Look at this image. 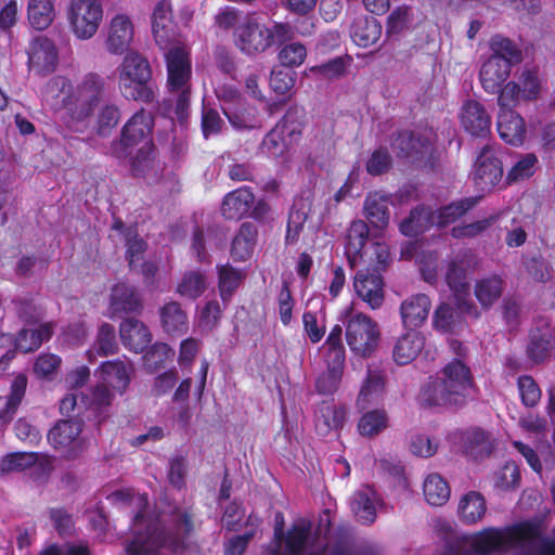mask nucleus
<instances>
[{"mask_svg":"<svg viewBox=\"0 0 555 555\" xmlns=\"http://www.w3.org/2000/svg\"><path fill=\"white\" fill-rule=\"evenodd\" d=\"M305 111L298 106H291L275 127L282 130L293 143L297 142L302 133Z\"/></svg>","mask_w":555,"mask_h":555,"instance_id":"de8ad7c7","label":"nucleus"},{"mask_svg":"<svg viewBox=\"0 0 555 555\" xmlns=\"http://www.w3.org/2000/svg\"><path fill=\"white\" fill-rule=\"evenodd\" d=\"M294 29L288 23L273 22L271 26L256 18L245 17L233 33V43L238 51L249 57L266 53L276 44L292 41Z\"/></svg>","mask_w":555,"mask_h":555,"instance_id":"20e7f679","label":"nucleus"},{"mask_svg":"<svg viewBox=\"0 0 555 555\" xmlns=\"http://www.w3.org/2000/svg\"><path fill=\"white\" fill-rule=\"evenodd\" d=\"M369 225L363 220H353L347 230L345 237L344 253L350 269L366 262L367 251L364 247L369 240Z\"/></svg>","mask_w":555,"mask_h":555,"instance_id":"dca6fc26","label":"nucleus"},{"mask_svg":"<svg viewBox=\"0 0 555 555\" xmlns=\"http://www.w3.org/2000/svg\"><path fill=\"white\" fill-rule=\"evenodd\" d=\"M278 53L282 67L292 69L300 66L307 57V48L300 42H284Z\"/></svg>","mask_w":555,"mask_h":555,"instance_id":"4d7b16f0","label":"nucleus"},{"mask_svg":"<svg viewBox=\"0 0 555 555\" xmlns=\"http://www.w3.org/2000/svg\"><path fill=\"white\" fill-rule=\"evenodd\" d=\"M511 68L512 66L508 65V62L498 56H489L479 72V79L483 90L490 94L498 93L508 78Z\"/></svg>","mask_w":555,"mask_h":555,"instance_id":"b1692460","label":"nucleus"},{"mask_svg":"<svg viewBox=\"0 0 555 555\" xmlns=\"http://www.w3.org/2000/svg\"><path fill=\"white\" fill-rule=\"evenodd\" d=\"M521 403L527 408L535 406L541 399V389L532 376L521 375L517 379Z\"/></svg>","mask_w":555,"mask_h":555,"instance_id":"680f3d73","label":"nucleus"},{"mask_svg":"<svg viewBox=\"0 0 555 555\" xmlns=\"http://www.w3.org/2000/svg\"><path fill=\"white\" fill-rule=\"evenodd\" d=\"M490 49L492 51L490 56H498L508 62L509 66L521 62V51L514 41L506 37L500 35L493 36L490 40Z\"/></svg>","mask_w":555,"mask_h":555,"instance_id":"603ef678","label":"nucleus"},{"mask_svg":"<svg viewBox=\"0 0 555 555\" xmlns=\"http://www.w3.org/2000/svg\"><path fill=\"white\" fill-rule=\"evenodd\" d=\"M255 195L249 186H241L227 193L221 203V215L227 220H241L249 212Z\"/></svg>","mask_w":555,"mask_h":555,"instance_id":"aec40b11","label":"nucleus"},{"mask_svg":"<svg viewBox=\"0 0 555 555\" xmlns=\"http://www.w3.org/2000/svg\"><path fill=\"white\" fill-rule=\"evenodd\" d=\"M193 532V515L188 511L179 512L173 520V530L169 531L157 521L149 520L145 531L135 532L126 551L128 555H153L165 547L172 554H182L189 548Z\"/></svg>","mask_w":555,"mask_h":555,"instance_id":"7ed1b4c3","label":"nucleus"},{"mask_svg":"<svg viewBox=\"0 0 555 555\" xmlns=\"http://www.w3.org/2000/svg\"><path fill=\"white\" fill-rule=\"evenodd\" d=\"M481 197L482 196L464 197L459 201L451 202L436 210L430 208L429 216H431L436 227L446 228L447 225L457 221L477 206Z\"/></svg>","mask_w":555,"mask_h":555,"instance_id":"cd10ccee","label":"nucleus"},{"mask_svg":"<svg viewBox=\"0 0 555 555\" xmlns=\"http://www.w3.org/2000/svg\"><path fill=\"white\" fill-rule=\"evenodd\" d=\"M380 340L378 324L369 315L357 312L346 321V341L356 356L371 357Z\"/></svg>","mask_w":555,"mask_h":555,"instance_id":"0eeeda50","label":"nucleus"},{"mask_svg":"<svg viewBox=\"0 0 555 555\" xmlns=\"http://www.w3.org/2000/svg\"><path fill=\"white\" fill-rule=\"evenodd\" d=\"M132 364L120 359L105 361L99 366V372L103 380L102 384L112 387L119 395H122L130 385Z\"/></svg>","mask_w":555,"mask_h":555,"instance_id":"a878e982","label":"nucleus"},{"mask_svg":"<svg viewBox=\"0 0 555 555\" xmlns=\"http://www.w3.org/2000/svg\"><path fill=\"white\" fill-rule=\"evenodd\" d=\"M385 390V373L380 370L369 369L357 398V406L364 411L372 405L378 404L384 399Z\"/></svg>","mask_w":555,"mask_h":555,"instance_id":"5701e85b","label":"nucleus"},{"mask_svg":"<svg viewBox=\"0 0 555 555\" xmlns=\"http://www.w3.org/2000/svg\"><path fill=\"white\" fill-rule=\"evenodd\" d=\"M423 492L426 501L434 506L443 505L450 498V487L439 474H430L424 481Z\"/></svg>","mask_w":555,"mask_h":555,"instance_id":"49530a36","label":"nucleus"},{"mask_svg":"<svg viewBox=\"0 0 555 555\" xmlns=\"http://www.w3.org/2000/svg\"><path fill=\"white\" fill-rule=\"evenodd\" d=\"M464 448L465 453L475 460L488 457L493 450L491 435L480 428L473 429L467 434Z\"/></svg>","mask_w":555,"mask_h":555,"instance_id":"a18cd8bd","label":"nucleus"},{"mask_svg":"<svg viewBox=\"0 0 555 555\" xmlns=\"http://www.w3.org/2000/svg\"><path fill=\"white\" fill-rule=\"evenodd\" d=\"M245 17L248 16L243 11L235 7L225 5L214 16V26L221 31L228 33L232 30L235 33V29L245 21Z\"/></svg>","mask_w":555,"mask_h":555,"instance_id":"bf43d9fd","label":"nucleus"},{"mask_svg":"<svg viewBox=\"0 0 555 555\" xmlns=\"http://www.w3.org/2000/svg\"><path fill=\"white\" fill-rule=\"evenodd\" d=\"M380 36L382 24L372 16H359L351 24L350 37L358 47H371Z\"/></svg>","mask_w":555,"mask_h":555,"instance_id":"7c9ffc66","label":"nucleus"},{"mask_svg":"<svg viewBox=\"0 0 555 555\" xmlns=\"http://www.w3.org/2000/svg\"><path fill=\"white\" fill-rule=\"evenodd\" d=\"M392 166V157L385 146H379L372 152L366 160L365 168L371 176H380L389 171Z\"/></svg>","mask_w":555,"mask_h":555,"instance_id":"774afa93","label":"nucleus"},{"mask_svg":"<svg viewBox=\"0 0 555 555\" xmlns=\"http://www.w3.org/2000/svg\"><path fill=\"white\" fill-rule=\"evenodd\" d=\"M429 212L430 208L424 205L413 208L409 216L400 222V232L409 237H416L425 233L435 225Z\"/></svg>","mask_w":555,"mask_h":555,"instance_id":"c9c22d12","label":"nucleus"},{"mask_svg":"<svg viewBox=\"0 0 555 555\" xmlns=\"http://www.w3.org/2000/svg\"><path fill=\"white\" fill-rule=\"evenodd\" d=\"M540 535L539 525L532 521H521L504 528L488 527L473 537L472 548L476 555H490L508 551Z\"/></svg>","mask_w":555,"mask_h":555,"instance_id":"39448f33","label":"nucleus"},{"mask_svg":"<svg viewBox=\"0 0 555 555\" xmlns=\"http://www.w3.org/2000/svg\"><path fill=\"white\" fill-rule=\"evenodd\" d=\"M503 289V279L493 274L477 281L474 293L479 304L483 308H489L502 296Z\"/></svg>","mask_w":555,"mask_h":555,"instance_id":"37998d69","label":"nucleus"},{"mask_svg":"<svg viewBox=\"0 0 555 555\" xmlns=\"http://www.w3.org/2000/svg\"><path fill=\"white\" fill-rule=\"evenodd\" d=\"M38 452H14L3 456L0 461L2 473L23 472L33 467L39 461Z\"/></svg>","mask_w":555,"mask_h":555,"instance_id":"6e6d98bb","label":"nucleus"},{"mask_svg":"<svg viewBox=\"0 0 555 555\" xmlns=\"http://www.w3.org/2000/svg\"><path fill=\"white\" fill-rule=\"evenodd\" d=\"M294 143L275 126L264 135L261 151L268 156L278 158L289 151Z\"/></svg>","mask_w":555,"mask_h":555,"instance_id":"864d4df0","label":"nucleus"},{"mask_svg":"<svg viewBox=\"0 0 555 555\" xmlns=\"http://www.w3.org/2000/svg\"><path fill=\"white\" fill-rule=\"evenodd\" d=\"M113 393L105 384H98L90 389L86 396L87 409L91 411L98 423H102L108 416V410L112 405Z\"/></svg>","mask_w":555,"mask_h":555,"instance_id":"79ce46f5","label":"nucleus"},{"mask_svg":"<svg viewBox=\"0 0 555 555\" xmlns=\"http://www.w3.org/2000/svg\"><path fill=\"white\" fill-rule=\"evenodd\" d=\"M444 280L456 298L460 299L469 294V283L467 281L464 259L456 257L448 262Z\"/></svg>","mask_w":555,"mask_h":555,"instance_id":"58836bf2","label":"nucleus"},{"mask_svg":"<svg viewBox=\"0 0 555 555\" xmlns=\"http://www.w3.org/2000/svg\"><path fill=\"white\" fill-rule=\"evenodd\" d=\"M374 494V491L367 488L366 490L357 491L352 495L351 509L357 519L363 525H372L376 519Z\"/></svg>","mask_w":555,"mask_h":555,"instance_id":"c03bdc74","label":"nucleus"},{"mask_svg":"<svg viewBox=\"0 0 555 555\" xmlns=\"http://www.w3.org/2000/svg\"><path fill=\"white\" fill-rule=\"evenodd\" d=\"M207 287L206 275L199 270L186 271L177 286V293L190 299L201 297Z\"/></svg>","mask_w":555,"mask_h":555,"instance_id":"09e8293b","label":"nucleus"},{"mask_svg":"<svg viewBox=\"0 0 555 555\" xmlns=\"http://www.w3.org/2000/svg\"><path fill=\"white\" fill-rule=\"evenodd\" d=\"M487 512V504L483 495L477 491H469L459 503V515L466 525L480 521Z\"/></svg>","mask_w":555,"mask_h":555,"instance_id":"4c0bfd02","label":"nucleus"},{"mask_svg":"<svg viewBox=\"0 0 555 555\" xmlns=\"http://www.w3.org/2000/svg\"><path fill=\"white\" fill-rule=\"evenodd\" d=\"M134 35L131 18L126 14H116L109 22L106 49L111 54L121 55L128 51Z\"/></svg>","mask_w":555,"mask_h":555,"instance_id":"f3484780","label":"nucleus"},{"mask_svg":"<svg viewBox=\"0 0 555 555\" xmlns=\"http://www.w3.org/2000/svg\"><path fill=\"white\" fill-rule=\"evenodd\" d=\"M384 287L382 273L369 268L358 270L353 276V288L357 296L373 310L380 308L384 304Z\"/></svg>","mask_w":555,"mask_h":555,"instance_id":"4468645a","label":"nucleus"},{"mask_svg":"<svg viewBox=\"0 0 555 555\" xmlns=\"http://www.w3.org/2000/svg\"><path fill=\"white\" fill-rule=\"evenodd\" d=\"M554 346L553 337L548 328H534L529 334V344L527 346V356L534 363L544 362Z\"/></svg>","mask_w":555,"mask_h":555,"instance_id":"ea45409f","label":"nucleus"},{"mask_svg":"<svg viewBox=\"0 0 555 555\" xmlns=\"http://www.w3.org/2000/svg\"><path fill=\"white\" fill-rule=\"evenodd\" d=\"M126 259L130 270H133L135 263L143 258L147 244L139 237L135 229H129L126 233Z\"/></svg>","mask_w":555,"mask_h":555,"instance_id":"e2e57ef3","label":"nucleus"},{"mask_svg":"<svg viewBox=\"0 0 555 555\" xmlns=\"http://www.w3.org/2000/svg\"><path fill=\"white\" fill-rule=\"evenodd\" d=\"M431 301L425 294H416L401 304L400 313L405 327L421 326L427 319Z\"/></svg>","mask_w":555,"mask_h":555,"instance_id":"c85d7f7f","label":"nucleus"},{"mask_svg":"<svg viewBox=\"0 0 555 555\" xmlns=\"http://www.w3.org/2000/svg\"><path fill=\"white\" fill-rule=\"evenodd\" d=\"M151 23L154 40L162 50L178 42L177 26L172 17L171 4L168 1L160 0L155 4Z\"/></svg>","mask_w":555,"mask_h":555,"instance_id":"2eb2a0df","label":"nucleus"},{"mask_svg":"<svg viewBox=\"0 0 555 555\" xmlns=\"http://www.w3.org/2000/svg\"><path fill=\"white\" fill-rule=\"evenodd\" d=\"M152 69L149 61L138 52H128L119 67L118 86L127 100L152 103L155 91L151 83Z\"/></svg>","mask_w":555,"mask_h":555,"instance_id":"423d86ee","label":"nucleus"},{"mask_svg":"<svg viewBox=\"0 0 555 555\" xmlns=\"http://www.w3.org/2000/svg\"><path fill=\"white\" fill-rule=\"evenodd\" d=\"M257 235V228L253 223L244 222L241 224L231 246V257L234 261H245L251 256Z\"/></svg>","mask_w":555,"mask_h":555,"instance_id":"72a5a7b5","label":"nucleus"},{"mask_svg":"<svg viewBox=\"0 0 555 555\" xmlns=\"http://www.w3.org/2000/svg\"><path fill=\"white\" fill-rule=\"evenodd\" d=\"M101 0H70L67 8V22L73 35L79 40L91 39L103 20Z\"/></svg>","mask_w":555,"mask_h":555,"instance_id":"1a4fd4ad","label":"nucleus"},{"mask_svg":"<svg viewBox=\"0 0 555 555\" xmlns=\"http://www.w3.org/2000/svg\"><path fill=\"white\" fill-rule=\"evenodd\" d=\"M153 128L154 118L150 113L144 108L135 112L122 126L119 139L112 142V156L119 160L129 158L133 149L152 134Z\"/></svg>","mask_w":555,"mask_h":555,"instance_id":"6e6552de","label":"nucleus"},{"mask_svg":"<svg viewBox=\"0 0 555 555\" xmlns=\"http://www.w3.org/2000/svg\"><path fill=\"white\" fill-rule=\"evenodd\" d=\"M119 336L122 345L135 353L143 352L152 341L149 327L133 318H127L120 323Z\"/></svg>","mask_w":555,"mask_h":555,"instance_id":"412c9836","label":"nucleus"},{"mask_svg":"<svg viewBox=\"0 0 555 555\" xmlns=\"http://www.w3.org/2000/svg\"><path fill=\"white\" fill-rule=\"evenodd\" d=\"M27 17L33 28L47 29L55 17L53 0H28Z\"/></svg>","mask_w":555,"mask_h":555,"instance_id":"a19ab883","label":"nucleus"},{"mask_svg":"<svg viewBox=\"0 0 555 555\" xmlns=\"http://www.w3.org/2000/svg\"><path fill=\"white\" fill-rule=\"evenodd\" d=\"M165 53L168 87L170 91H180L184 88L192 75L190 52L183 46H171Z\"/></svg>","mask_w":555,"mask_h":555,"instance_id":"ddd939ff","label":"nucleus"},{"mask_svg":"<svg viewBox=\"0 0 555 555\" xmlns=\"http://www.w3.org/2000/svg\"><path fill=\"white\" fill-rule=\"evenodd\" d=\"M461 124L473 137L486 138L490 133L491 117L480 102L467 100L462 106Z\"/></svg>","mask_w":555,"mask_h":555,"instance_id":"a211bd4d","label":"nucleus"},{"mask_svg":"<svg viewBox=\"0 0 555 555\" xmlns=\"http://www.w3.org/2000/svg\"><path fill=\"white\" fill-rule=\"evenodd\" d=\"M424 336L411 330L400 336L395 344L392 356L393 360L399 365H405L412 362L424 348Z\"/></svg>","mask_w":555,"mask_h":555,"instance_id":"c756f323","label":"nucleus"},{"mask_svg":"<svg viewBox=\"0 0 555 555\" xmlns=\"http://www.w3.org/2000/svg\"><path fill=\"white\" fill-rule=\"evenodd\" d=\"M459 319L460 313L449 304L442 302L436 309L433 322L438 331L452 333Z\"/></svg>","mask_w":555,"mask_h":555,"instance_id":"69168bd1","label":"nucleus"},{"mask_svg":"<svg viewBox=\"0 0 555 555\" xmlns=\"http://www.w3.org/2000/svg\"><path fill=\"white\" fill-rule=\"evenodd\" d=\"M217 273L219 295L221 300L227 304L246 279V272L243 269L232 267L230 263H224L217 266Z\"/></svg>","mask_w":555,"mask_h":555,"instance_id":"2f4dec72","label":"nucleus"},{"mask_svg":"<svg viewBox=\"0 0 555 555\" xmlns=\"http://www.w3.org/2000/svg\"><path fill=\"white\" fill-rule=\"evenodd\" d=\"M388 415L384 409H375L365 412L358 422V430L361 436L374 437L388 427Z\"/></svg>","mask_w":555,"mask_h":555,"instance_id":"8fccbe9b","label":"nucleus"},{"mask_svg":"<svg viewBox=\"0 0 555 555\" xmlns=\"http://www.w3.org/2000/svg\"><path fill=\"white\" fill-rule=\"evenodd\" d=\"M160 324L169 335H182L188 331V317L178 301L166 302L159 310Z\"/></svg>","mask_w":555,"mask_h":555,"instance_id":"473e14b6","label":"nucleus"},{"mask_svg":"<svg viewBox=\"0 0 555 555\" xmlns=\"http://www.w3.org/2000/svg\"><path fill=\"white\" fill-rule=\"evenodd\" d=\"M473 181L481 192H491L503 178V164L496 144H486L473 165Z\"/></svg>","mask_w":555,"mask_h":555,"instance_id":"9d476101","label":"nucleus"},{"mask_svg":"<svg viewBox=\"0 0 555 555\" xmlns=\"http://www.w3.org/2000/svg\"><path fill=\"white\" fill-rule=\"evenodd\" d=\"M496 130L500 138L507 144L521 145L526 137V126L522 117L513 109L500 111L496 119Z\"/></svg>","mask_w":555,"mask_h":555,"instance_id":"bb28decb","label":"nucleus"},{"mask_svg":"<svg viewBox=\"0 0 555 555\" xmlns=\"http://www.w3.org/2000/svg\"><path fill=\"white\" fill-rule=\"evenodd\" d=\"M27 384V376L23 373L17 374L13 378L9 393L5 396V404L0 409V421L10 423L14 418L22 401L25 398Z\"/></svg>","mask_w":555,"mask_h":555,"instance_id":"f704fd0d","label":"nucleus"},{"mask_svg":"<svg viewBox=\"0 0 555 555\" xmlns=\"http://www.w3.org/2000/svg\"><path fill=\"white\" fill-rule=\"evenodd\" d=\"M105 89L104 77L90 72L76 85L66 76L55 75L47 81L41 94L55 112L65 111L70 120L82 122L93 115Z\"/></svg>","mask_w":555,"mask_h":555,"instance_id":"f257e3e1","label":"nucleus"},{"mask_svg":"<svg viewBox=\"0 0 555 555\" xmlns=\"http://www.w3.org/2000/svg\"><path fill=\"white\" fill-rule=\"evenodd\" d=\"M83 423L79 420H60L49 430L47 438L54 449H67L65 457L76 459L83 450L80 434Z\"/></svg>","mask_w":555,"mask_h":555,"instance_id":"9b49d317","label":"nucleus"},{"mask_svg":"<svg viewBox=\"0 0 555 555\" xmlns=\"http://www.w3.org/2000/svg\"><path fill=\"white\" fill-rule=\"evenodd\" d=\"M391 195L382 191L369 192L363 203L365 218L370 224L379 230L387 228L390 219L389 204Z\"/></svg>","mask_w":555,"mask_h":555,"instance_id":"4be33fe9","label":"nucleus"},{"mask_svg":"<svg viewBox=\"0 0 555 555\" xmlns=\"http://www.w3.org/2000/svg\"><path fill=\"white\" fill-rule=\"evenodd\" d=\"M296 73L285 67H274L271 70L270 87L279 95L287 94L295 86Z\"/></svg>","mask_w":555,"mask_h":555,"instance_id":"052dcab7","label":"nucleus"},{"mask_svg":"<svg viewBox=\"0 0 555 555\" xmlns=\"http://www.w3.org/2000/svg\"><path fill=\"white\" fill-rule=\"evenodd\" d=\"M28 62L40 72H53L59 62L55 43L46 36L34 38L29 44Z\"/></svg>","mask_w":555,"mask_h":555,"instance_id":"6ab92c4d","label":"nucleus"},{"mask_svg":"<svg viewBox=\"0 0 555 555\" xmlns=\"http://www.w3.org/2000/svg\"><path fill=\"white\" fill-rule=\"evenodd\" d=\"M95 348L98 354L107 357L118 350L115 328L112 324L103 323L98 331Z\"/></svg>","mask_w":555,"mask_h":555,"instance_id":"338daca9","label":"nucleus"},{"mask_svg":"<svg viewBox=\"0 0 555 555\" xmlns=\"http://www.w3.org/2000/svg\"><path fill=\"white\" fill-rule=\"evenodd\" d=\"M346 417L344 408L326 404L320 408L319 415L317 416V428L326 434L330 430H337L343 427Z\"/></svg>","mask_w":555,"mask_h":555,"instance_id":"5fc2aeb1","label":"nucleus"},{"mask_svg":"<svg viewBox=\"0 0 555 555\" xmlns=\"http://www.w3.org/2000/svg\"><path fill=\"white\" fill-rule=\"evenodd\" d=\"M390 146L398 158L420 162L431 154L433 142L421 132L398 130L390 135Z\"/></svg>","mask_w":555,"mask_h":555,"instance_id":"f8f14e48","label":"nucleus"},{"mask_svg":"<svg viewBox=\"0 0 555 555\" xmlns=\"http://www.w3.org/2000/svg\"><path fill=\"white\" fill-rule=\"evenodd\" d=\"M221 111L236 130H251L257 127L256 109L246 100L236 105H222Z\"/></svg>","mask_w":555,"mask_h":555,"instance_id":"e433bc0d","label":"nucleus"},{"mask_svg":"<svg viewBox=\"0 0 555 555\" xmlns=\"http://www.w3.org/2000/svg\"><path fill=\"white\" fill-rule=\"evenodd\" d=\"M477 389L470 367L461 359H452L422 387L418 400L423 406L460 409Z\"/></svg>","mask_w":555,"mask_h":555,"instance_id":"f03ea898","label":"nucleus"},{"mask_svg":"<svg viewBox=\"0 0 555 555\" xmlns=\"http://www.w3.org/2000/svg\"><path fill=\"white\" fill-rule=\"evenodd\" d=\"M538 157L533 153L522 155L507 171L506 183L512 184L525 179H529L535 172Z\"/></svg>","mask_w":555,"mask_h":555,"instance_id":"13d9d810","label":"nucleus"},{"mask_svg":"<svg viewBox=\"0 0 555 555\" xmlns=\"http://www.w3.org/2000/svg\"><path fill=\"white\" fill-rule=\"evenodd\" d=\"M142 308V300L135 287L120 282L112 288L109 299L112 314L140 313Z\"/></svg>","mask_w":555,"mask_h":555,"instance_id":"393cba45","label":"nucleus"},{"mask_svg":"<svg viewBox=\"0 0 555 555\" xmlns=\"http://www.w3.org/2000/svg\"><path fill=\"white\" fill-rule=\"evenodd\" d=\"M120 119V111L115 104L104 105L98 115L96 133L100 137H107L112 130L118 125Z\"/></svg>","mask_w":555,"mask_h":555,"instance_id":"0e129e2a","label":"nucleus"},{"mask_svg":"<svg viewBox=\"0 0 555 555\" xmlns=\"http://www.w3.org/2000/svg\"><path fill=\"white\" fill-rule=\"evenodd\" d=\"M310 537V528L306 525H293L283 540L287 553H274V555H304Z\"/></svg>","mask_w":555,"mask_h":555,"instance_id":"3c124183","label":"nucleus"}]
</instances>
